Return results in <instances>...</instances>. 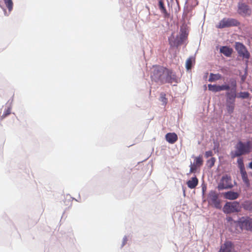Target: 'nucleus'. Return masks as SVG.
Here are the masks:
<instances>
[{"mask_svg": "<svg viewBox=\"0 0 252 252\" xmlns=\"http://www.w3.org/2000/svg\"><path fill=\"white\" fill-rule=\"evenodd\" d=\"M207 201L208 203L213 205L217 209H220V201L219 199L218 193L214 190H211L208 195Z\"/></svg>", "mask_w": 252, "mask_h": 252, "instance_id": "7ed1b4c3", "label": "nucleus"}, {"mask_svg": "<svg viewBox=\"0 0 252 252\" xmlns=\"http://www.w3.org/2000/svg\"><path fill=\"white\" fill-rule=\"evenodd\" d=\"M160 100L163 102L164 105H166L167 103V99L166 97V94L164 93H161L160 94Z\"/></svg>", "mask_w": 252, "mask_h": 252, "instance_id": "c85d7f7f", "label": "nucleus"}, {"mask_svg": "<svg viewBox=\"0 0 252 252\" xmlns=\"http://www.w3.org/2000/svg\"><path fill=\"white\" fill-rule=\"evenodd\" d=\"M9 11H11L13 8V2L12 0H3Z\"/></svg>", "mask_w": 252, "mask_h": 252, "instance_id": "a878e982", "label": "nucleus"}, {"mask_svg": "<svg viewBox=\"0 0 252 252\" xmlns=\"http://www.w3.org/2000/svg\"><path fill=\"white\" fill-rule=\"evenodd\" d=\"M234 148L235 150L230 153L232 158L249 154L252 152V141L249 140L244 142L239 141L235 145Z\"/></svg>", "mask_w": 252, "mask_h": 252, "instance_id": "f257e3e1", "label": "nucleus"}, {"mask_svg": "<svg viewBox=\"0 0 252 252\" xmlns=\"http://www.w3.org/2000/svg\"><path fill=\"white\" fill-rule=\"evenodd\" d=\"M166 68L161 66H154L151 78L154 81L161 84L165 83V76Z\"/></svg>", "mask_w": 252, "mask_h": 252, "instance_id": "f03ea898", "label": "nucleus"}, {"mask_svg": "<svg viewBox=\"0 0 252 252\" xmlns=\"http://www.w3.org/2000/svg\"><path fill=\"white\" fill-rule=\"evenodd\" d=\"M237 163L238 167L240 170H243L245 169V166L243 162V159L242 158H239L237 159Z\"/></svg>", "mask_w": 252, "mask_h": 252, "instance_id": "393cba45", "label": "nucleus"}, {"mask_svg": "<svg viewBox=\"0 0 252 252\" xmlns=\"http://www.w3.org/2000/svg\"><path fill=\"white\" fill-rule=\"evenodd\" d=\"M227 220H228V221H230V220H232V219L231 218H228L227 219Z\"/></svg>", "mask_w": 252, "mask_h": 252, "instance_id": "f704fd0d", "label": "nucleus"}, {"mask_svg": "<svg viewBox=\"0 0 252 252\" xmlns=\"http://www.w3.org/2000/svg\"><path fill=\"white\" fill-rule=\"evenodd\" d=\"M166 140L170 144H174L178 140V136L175 133H168L165 135Z\"/></svg>", "mask_w": 252, "mask_h": 252, "instance_id": "4468645a", "label": "nucleus"}, {"mask_svg": "<svg viewBox=\"0 0 252 252\" xmlns=\"http://www.w3.org/2000/svg\"><path fill=\"white\" fill-rule=\"evenodd\" d=\"M225 107L227 113L231 115L234 111L235 102L226 101Z\"/></svg>", "mask_w": 252, "mask_h": 252, "instance_id": "2eb2a0df", "label": "nucleus"}, {"mask_svg": "<svg viewBox=\"0 0 252 252\" xmlns=\"http://www.w3.org/2000/svg\"><path fill=\"white\" fill-rule=\"evenodd\" d=\"M213 156V152L211 151H206L205 153V157L206 158H208L210 157H212Z\"/></svg>", "mask_w": 252, "mask_h": 252, "instance_id": "473e14b6", "label": "nucleus"}, {"mask_svg": "<svg viewBox=\"0 0 252 252\" xmlns=\"http://www.w3.org/2000/svg\"><path fill=\"white\" fill-rule=\"evenodd\" d=\"M220 91H229L230 87L228 84H223L222 85H219Z\"/></svg>", "mask_w": 252, "mask_h": 252, "instance_id": "c756f323", "label": "nucleus"}, {"mask_svg": "<svg viewBox=\"0 0 252 252\" xmlns=\"http://www.w3.org/2000/svg\"><path fill=\"white\" fill-rule=\"evenodd\" d=\"M243 182L248 186L250 185L249 180L248 177L247 173L245 169L240 170Z\"/></svg>", "mask_w": 252, "mask_h": 252, "instance_id": "412c9836", "label": "nucleus"}, {"mask_svg": "<svg viewBox=\"0 0 252 252\" xmlns=\"http://www.w3.org/2000/svg\"><path fill=\"white\" fill-rule=\"evenodd\" d=\"M208 87L209 90L210 91L215 93L220 92L219 85L209 84Z\"/></svg>", "mask_w": 252, "mask_h": 252, "instance_id": "5701e85b", "label": "nucleus"}, {"mask_svg": "<svg viewBox=\"0 0 252 252\" xmlns=\"http://www.w3.org/2000/svg\"><path fill=\"white\" fill-rule=\"evenodd\" d=\"M235 48L237 51L239 56L243 59L248 60L250 57V54L246 47L242 43L236 42L235 44Z\"/></svg>", "mask_w": 252, "mask_h": 252, "instance_id": "0eeeda50", "label": "nucleus"}, {"mask_svg": "<svg viewBox=\"0 0 252 252\" xmlns=\"http://www.w3.org/2000/svg\"><path fill=\"white\" fill-rule=\"evenodd\" d=\"M242 229L252 231V219L248 218L240 221Z\"/></svg>", "mask_w": 252, "mask_h": 252, "instance_id": "ddd939ff", "label": "nucleus"}, {"mask_svg": "<svg viewBox=\"0 0 252 252\" xmlns=\"http://www.w3.org/2000/svg\"><path fill=\"white\" fill-rule=\"evenodd\" d=\"M187 37V35L185 33H182L180 37V39L178 38L175 39L173 33L168 38L169 44L171 47H178L181 45L183 42V40Z\"/></svg>", "mask_w": 252, "mask_h": 252, "instance_id": "6e6552de", "label": "nucleus"}, {"mask_svg": "<svg viewBox=\"0 0 252 252\" xmlns=\"http://www.w3.org/2000/svg\"><path fill=\"white\" fill-rule=\"evenodd\" d=\"M177 78L176 75L173 71L166 68L165 76V83H172L173 82L177 83Z\"/></svg>", "mask_w": 252, "mask_h": 252, "instance_id": "1a4fd4ad", "label": "nucleus"}, {"mask_svg": "<svg viewBox=\"0 0 252 252\" xmlns=\"http://www.w3.org/2000/svg\"><path fill=\"white\" fill-rule=\"evenodd\" d=\"M232 52V49L228 46H222L220 48V52L227 57L231 56Z\"/></svg>", "mask_w": 252, "mask_h": 252, "instance_id": "a211bd4d", "label": "nucleus"}, {"mask_svg": "<svg viewBox=\"0 0 252 252\" xmlns=\"http://www.w3.org/2000/svg\"><path fill=\"white\" fill-rule=\"evenodd\" d=\"M233 187L231 178L229 175H224L221 177L218 186L219 190L231 189Z\"/></svg>", "mask_w": 252, "mask_h": 252, "instance_id": "20e7f679", "label": "nucleus"}, {"mask_svg": "<svg viewBox=\"0 0 252 252\" xmlns=\"http://www.w3.org/2000/svg\"><path fill=\"white\" fill-rule=\"evenodd\" d=\"M194 61L192 58H189L186 61V67L187 70L190 69L192 67V62Z\"/></svg>", "mask_w": 252, "mask_h": 252, "instance_id": "b1692460", "label": "nucleus"}, {"mask_svg": "<svg viewBox=\"0 0 252 252\" xmlns=\"http://www.w3.org/2000/svg\"><path fill=\"white\" fill-rule=\"evenodd\" d=\"M197 167L198 166H196L194 163H193V164H191V165L190 166L189 173H194V172H195L196 170H197Z\"/></svg>", "mask_w": 252, "mask_h": 252, "instance_id": "2f4dec72", "label": "nucleus"}, {"mask_svg": "<svg viewBox=\"0 0 252 252\" xmlns=\"http://www.w3.org/2000/svg\"><path fill=\"white\" fill-rule=\"evenodd\" d=\"M203 163V160L202 156H199L197 157H196L194 159V164H195L198 167L201 166Z\"/></svg>", "mask_w": 252, "mask_h": 252, "instance_id": "4be33fe9", "label": "nucleus"}, {"mask_svg": "<svg viewBox=\"0 0 252 252\" xmlns=\"http://www.w3.org/2000/svg\"><path fill=\"white\" fill-rule=\"evenodd\" d=\"M216 159L215 158H212L207 161V165L209 168H211L215 164Z\"/></svg>", "mask_w": 252, "mask_h": 252, "instance_id": "cd10ccee", "label": "nucleus"}, {"mask_svg": "<svg viewBox=\"0 0 252 252\" xmlns=\"http://www.w3.org/2000/svg\"><path fill=\"white\" fill-rule=\"evenodd\" d=\"M219 252H234L233 244L230 241L225 242L221 246Z\"/></svg>", "mask_w": 252, "mask_h": 252, "instance_id": "f8f14e48", "label": "nucleus"}, {"mask_svg": "<svg viewBox=\"0 0 252 252\" xmlns=\"http://www.w3.org/2000/svg\"><path fill=\"white\" fill-rule=\"evenodd\" d=\"M238 12L242 15H250L251 13V10L249 8L248 5L242 3H239L238 5Z\"/></svg>", "mask_w": 252, "mask_h": 252, "instance_id": "9b49d317", "label": "nucleus"}, {"mask_svg": "<svg viewBox=\"0 0 252 252\" xmlns=\"http://www.w3.org/2000/svg\"><path fill=\"white\" fill-rule=\"evenodd\" d=\"M239 24V22L235 19L225 18L222 19L216 27L219 29H223L233 26H237Z\"/></svg>", "mask_w": 252, "mask_h": 252, "instance_id": "423d86ee", "label": "nucleus"}, {"mask_svg": "<svg viewBox=\"0 0 252 252\" xmlns=\"http://www.w3.org/2000/svg\"><path fill=\"white\" fill-rule=\"evenodd\" d=\"M198 184V180L196 177H192L187 182L188 187L191 189H194Z\"/></svg>", "mask_w": 252, "mask_h": 252, "instance_id": "dca6fc26", "label": "nucleus"}, {"mask_svg": "<svg viewBox=\"0 0 252 252\" xmlns=\"http://www.w3.org/2000/svg\"><path fill=\"white\" fill-rule=\"evenodd\" d=\"M250 96V94L247 92H240L237 95V97L243 99L248 98Z\"/></svg>", "mask_w": 252, "mask_h": 252, "instance_id": "bb28decb", "label": "nucleus"}, {"mask_svg": "<svg viewBox=\"0 0 252 252\" xmlns=\"http://www.w3.org/2000/svg\"><path fill=\"white\" fill-rule=\"evenodd\" d=\"M158 6L159 9L160 10L161 12L163 14L164 17L165 18L168 17L169 16V13H168L165 7L164 6V2L163 0H159L158 1Z\"/></svg>", "mask_w": 252, "mask_h": 252, "instance_id": "6ab92c4d", "label": "nucleus"}, {"mask_svg": "<svg viewBox=\"0 0 252 252\" xmlns=\"http://www.w3.org/2000/svg\"><path fill=\"white\" fill-rule=\"evenodd\" d=\"M222 78V76L219 74H214L212 73H211L210 74L209 78L208 81L210 82H215L217 80L221 79Z\"/></svg>", "mask_w": 252, "mask_h": 252, "instance_id": "aec40b11", "label": "nucleus"}, {"mask_svg": "<svg viewBox=\"0 0 252 252\" xmlns=\"http://www.w3.org/2000/svg\"><path fill=\"white\" fill-rule=\"evenodd\" d=\"M226 101L235 102V99L237 97L236 84L229 91L225 94Z\"/></svg>", "mask_w": 252, "mask_h": 252, "instance_id": "9d476101", "label": "nucleus"}, {"mask_svg": "<svg viewBox=\"0 0 252 252\" xmlns=\"http://www.w3.org/2000/svg\"><path fill=\"white\" fill-rule=\"evenodd\" d=\"M249 167L252 169V161L249 163Z\"/></svg>", "mask_w": 252, "mask_h": 252, "instance_id": "72a5a7b5", "label": "nucleus"}, {"mask_svg": "<svg viewBox=\"0 0 252 252\" xmlns=\"http://www.w3.org/2000/svg\"><path fill=\"white\" fill-rule=\"evenodd\" d=\"M11 113V108H8L4 112L3 114L1 116V118L3 119L5 118L6 116L9 115Z\"/></svg>", "mask_w": 252, "mask_h": 252, "instance_id": "7c9ffc66", "label": "nucleus"}, {"mask_svg": "<svg viewBox=\"0 0 252 252\" xmlns=\"http://www.w3.org/2000/svg\"><path fill=\"white\" fill-rule=\"evenodd\" d=\"M223 195L226 199L234 200L238 197L239 194L237 192L229 191L224 193Z\"/></svg>", "mask_w": 252, "mask_h": 252, "instance_id": "f3484780", "label": "nucleus"}, {"mask_svg": "<svg viewBox=\"0 0 252 252\" xmlns=\"http://www.w3.org/2000/svg\"><path fill=\"white\" fill-rule=\"evenodd\" d=\"M241 207L237 201L227 202L223 208V211L225 214L238 212L240 211Z\"/></svg>", "mask_w": 252, "mask_h": 252, "instance_id": "39448f33", "label": "nucleus"}]
</instances>
